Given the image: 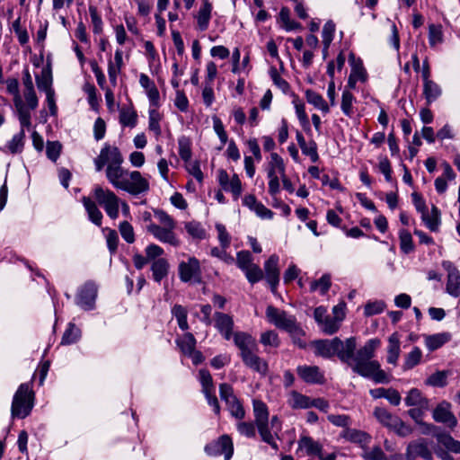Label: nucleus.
I'll use <instances>...</instances> for the list:
<instances>
[{"label": "nucleus", "instance_id": "obj_56", "mask_svg": "<svg viewBox=\"0 0 460 460\" xmlns=\"http://www.w3.org/2000/svg\"><path fill=\"white\" fill-rule=\"evenodd\" d=\"M334 33V22L332 21L326 22L322 31L323 45L325 47V49H329L332 41L333 40Z\"/></svg>", "mask_w": 460, "mask_h": 460}, {"label": "nucleus", "instance_id": "obj_6", "mask_svg": "<svg viewBox=\"0 0 460 460\" xmlns=\"http://www.w3.org/2000/svg\"><path fill=\"white\" fill-rule=\"evenodd\" d=\"M179 278L182 282L201 283V268L196 257H190L187 261H181L178 267Z\"/></svg>", "mask_w": 460, "mask_h": 460}, {"label": "nucleus", "instance_id": "obj_51", "mask_svg": "<svg viewBox=\"0 0 460 460\" xmlns=\"http://www.w3.org/2000/svg\"><path fill=\"white\" fill-rule=\"evenodd\" d=\"M399 239L402 252L408 254L414 250L412 237L409 231L405 229L400 230Z\"/></svg>", "mask_w": 460, "mask_h": 460}, {"label": "nucleus", "instance_id": "obj_7", "mask_svg": "<svg viewBox=\"0 0 460 460\" xmlns=\"http://www.w3.org/2000/svg\"><path fill=\"white\" fill-rule=\"evenodd\" d=\"M266 317L270 323L285 332L290 330L297 323L294 315L273 305H269L266 308Z\"/></svg>", "mask_w": 460, "mask_h": 460}, {"label": "nucleus", "instance_id": "obj_13", "mask_svg": "<svg viewBox=\"0 0 460 460\" xmlns=\"http://www.w3.org/2000/svg\"><path fill=\"white\" fill-rule=\"evenodd\" d=\"M217 179L219 185L225 191L231 192L235 200L239 199L243 189L241 180L237 174H234L230 179L227 172L221 169L218 171Z\"/></svg>", "mask_w": 460, "mask_h": 460}, {"label": "nucleus", "instance_id": "obj_20", "mask_svg": "<svg viewBox=\"0 0 460 460\" xmlns=\"http://www.w3.org/2000/svg\"><path fill=\"white\" fill-rule=\"evenodd\" d=\"M212 4L208 0H203L196 15L198 29L201 31L208 30L211 19Z\"/></svg>", "mask_w": 460, "mask_h": 460}, {"label": "nucleus", "instance_id": "obj_45", "mask_svg": "<svg viewBox=\"0 0 460 460\" xmlns=\"http://www.w3.org/2000/svg\"><path fill=\"white\" fill-rule=\"evenodd\" d=\"M179 155L184 161L188 162L191 158V142L187 137H181L178 139Z\"/></svg>", "mask_w": 460, "mask_h": 460}, {"label": "nucleus", "instance_id": "obj_10", "mask_svg": "<svg viewBox=\"0 0 460 460\" xmlns=\"http://www.w3.org/2000/svg\"><path fill=\"white\" fill-rule=\"evenodd\" d=\"M432 418L438 423H442L446 427L453 429L457 426V419L452 412V404L443 400L432 411Z\"/></svg>", "mask_w": 460, "mask_h": 460}, {"label": "nucleus", "instance_id": "obj_63", "mask_svg": "<svg viewBox=\"0 0 460 460\" xmlns=\"http://www.w3.org/2000/svg\"><path fill=\"white\" fill-rule=\"evenodd\" d=\"M341 322L335 317L328 316L327 319L321 325L323 332L325 334L332 335L338 332L340 329Z\"/></svg>", "mask_w": 460, "mask_h": 460}, {"label": "nucleus", "instance_id": "obj_38", "mask_svg": "<svg viewBox=\"0 0 460 460\" xmlns=\"http://www.w3.org/2000/svg\"><path fill=\"white\" fill-rule=\"evenodd\" d=\"M137 115L132 108H122L119 111V122L124 127L133 128L137 124Z\"/></svg>", "mask_w": 460, "mask_h": 460}, {"label": "nucleus", "instance_id": "obj_40", "mask_svg": "<svg viewBox=\"0 0 460 460\" xmlns=\"http://www.w3.org/2000/svg\"><path fill=\"white\" fill-rule=\"evenodd\" d=\"M331 276L323 274L318 280H314L310 285L312 292L319 290L321 295H325L331 288Z\"/></svg>", "mask_w": 460, "mask_h": 460}, {"label": "nucleus", "instance_id": "obj_32", "mask_svg": "<svg viewBox=\"0 0 460 460\" xmlns=\"http://www.w3.org/2000/svg\"><path fill=\"white\" fill-rule=\"evenodd\" d=\"M374 416L382 425L387 427L390 429L393 426L395 425V423H398L399 418L395 415H393L385 408L383 407L375 408Z\"/></svg>", "mask_w": 460, "mask_h": 460}, {"label": "nucleus", "instance_id": "obj_42", "mask_svg": "<svg viewBox=\"0 0 460 460\" xmlns=\"http://www.w3.org/2000/svg\"><path fill=\"white\" fill-rule=\"evenodd\" d=\"M212 120L214 131L221 142V146L217 149L222 150L225 145L228 142V135L225 129L222 120L218 117L214 116Z\"/></svg>", "mask_w": 460, "mask_h": 460}, {"label": "nucleus", "instance_id": "obj_33", "mask_svg": "<svg viewBox=\"0 0 460 460\" xmlns=\"http://www.w3.org/2000/svg\"><path fill=\"white\" fill-rule=\"evenodd\" d=\"M305 95L307 102L314 105L316 109L320 110L323 113H328L330 111L329 105L318 93L311 89H307L305 92Z\"/></svg>", "mask_w": 460, "mask_h": 460}, {"label": "nucleus", "instance_id": "obj_16", "mask_svg": "<svg viewBox=\"0 0 460 460\" xmlns=\"http://www.w3.org/2000/svg\"><path fill=\"white\" fill-rule=\"evenodd\" d=\"M232 337L234 345L240 350V357L252 350H258L257 341L250 333L245 332H235Z\"/></svg>", "mask_w": 460, "mask_h": 460}, {"label": "nucleus", "instance_id": "obj_35", "mask_svg": "<svg viewBox=\"0 0 460 460\" xmlns=\"http://www.w3.org/2000/svg\"><path fill=\"white\" fill-rule=\"evenodd\" d=\"M421 349L417 346L413 347L412 349L404 356L402 369L404 371L412 369L421 362Z\"/></svg>", "mask_w": 460, "mask_h": 460}, {"label": "nucleus", "instance_id": "obj_4", "mask_svg": "<svg viewBox=\"0 0 460 460\" xmlns=\"http://www.w3.org/2000/svg\"><path fill=\"white\" fill-rule=\"evenodd\" d=\"M93 192L96 201L104 208L107 215L111 219L118 218L119 199L117 197V195L111 190H105L101 186H96Z\"/></svg>", "mask_w": 460, "mask_h": 460}, {"label": "nucleus", "instance_id": "obj_14", "mask_svg": "<svg viewBox=\"0 0 460 460\" xmlns=\"http://www.w3.org/2000/svg\"><path fill=\"white\" fill-rule=\"evenodd\" d=\"M279 256L272 254L264 263L265 279L272 293H276L277 287L279 283Z\"/></svg>", "mask_w": 460, "mask_h": 460}, {"label": "nucleus", "instance_id": "obj_48", "mask_svg": "<svg viewBox=\"0 0 460 460\" xmlns=\"http://www.w3.org/2000/svg\"><path fill=\"white\" fill-rule=\"evenodd\" d=\"M287 332L289 333V335L292 338V341L295 345H296L300 349H305L306 347V342L303 339L305 336V332L301 328L298 323H296L290 330H288Z\"/></svg>", "mask_w": 460, "mask_h": 460}, {"label": "nucleus", "instance_id": "obj_60", "mask_svg": "<svg viewBox=\"0 0 460 460\" xmlns=\"http://www.w3.org/2000/svg\"><path fill=\"white\" fill-rule=\"evenodd\" d=\"M199 378L202 386V392L215 391L213 379L208 370L200 369L199 371Z\"/></svg>", "mask_w": 460, "mask_h": 460}, {"label": "nucleus", "instance_id": "obj_28", "mask_svg": "<svg viewBox=\"0 0 460 460\" xmlns=\"http://www.w3.org/2000/svg\"><path fill=\"white\" fill-rule=\"evenodd\" d=\"M82 202L84 207L88 214L89 219L100 226L102 225V214L101 210L98 208L96 203L92 200L89 197H83Z\"/></svg>", "mask_w": 460, "mask_h": 460}, {"label": "nucleus", "instance_id": "obj_3", "mask_svg": "<svg viewBox=\"0 0 460 460\" xmlns=\"http://www.w3.org/2000/svg\"><path fill=\"white\" fill-rule=\"evenodd\" d=\"M33 407V393L28 384H22L13 395L11 414L13 418L24 419Z\"/></svg>", "mask_w": 460, "mask_h": 460}, {"label": "nucleus", "instance_id": "obj_12", "mask_svg": "<svg viewBox=\"0 0 460 460\" xmlns=\"http://www.w3.org/2000/svg\"><path fill=\"white\" fill-rule=\"evenodd\" d=\"M296 374L300 379L310 385H323L326 381L323 371L317 366L299 365Z\"/></svg>", "mask_w": 460, "mask_h": 460}, {"label": "nucleus", "instance_id": "obj_47", "mask_svg": "<svg viewBox=\"0 0 460 460\" xmlns=\"http://www.w3.org/2000/svg\"><path fill=\"white\" fill-rule=\"evenodd\" d=\"M226 404L232 417L237 420H243L245 417L243 406L237 397L226 402Z\"/></svg>", "mask_w": 460, "mask_h": 460}, {"label": "nucleus", "instance_id": "obj_2", "mask_svg": "<svg viewBox=\"0 0 460 460\" xmlns=\"http://www.w3.org/2000/svg\"><path fill=\"white\" fill-rule=\"evenodd\" d=\"M105 174L108 181L116 189L122 190L133 196L149 190L148 181L138 171H128L122 164L107 166Z\"/></svg>", "mask_w": 460, "mask_h": 460}, {"label": "nucleus", "instance_id": "obj_1", "mask_svg": "<svg viewBox=\"0 0 460 460\" xmlns=\"http://www.w3.org/2000/svg\"><path fill=\"white\" fill-rule=\"evenodd\" d=\"M315 355L325 358L337 356L358 376L369 378L376 384H387L390 379L381 368L380 363L374 359L376 350L380 347L381 341L373 338L366 341L357 351V339L349 337L344 341L335 337L332 340H318L313 343Z\"/></svg>", "mask_w": 460, "mask_h": 460}, {"label": "nucleus", "instance_id": "obj_31", "mask_svg": "<svg viewBox=\"0 0 460 460\" xmlns=\"http://www.w3.org/2000/svg\"><path fill=\"white\" fill-rule=\"evenodd\" d=\"M442 93L440 86L432 80L423 81V95L428 105L435 102Z\"/></svg>", "mask_w": 460, "mask_h": 460}, {"label": "nucleus", "instance_id": "obj_17", "mask_svg": "<svg viewBox=\"0 0 460 460\" xmlns=\"http://www.w3.org/2000/svg\"><path fill=\"white\" fill-rule=\"evenodd\" d=\"M406 455L410 460H415L418 456L424 460H432V453L424 438L410 442L406 448Z\"/></svg>", "mask_w": 460, "mask_h": 460}, {"label": "nucleus", "instance_id": "obj_55", "mask_svg": "<svg viewBox=\"0 0 460 460\" xmlns=\"http://www.w3.org/2000/svg\"><path fill=\"white\" fill-rule=\"evenodd\" d=\"M256 427V423L252 421H240L236 424V429L239 434L248 438H255Z\"/></svg>", "mask_w": 460, "mask_h": 460}, {"label": "nucleus", "instance_id": "obj_30", "mask_svg": "<svg viewBox=\"0 0 460 460\" xmlns=\"http://www.w3.org/2000/svg\"><path fill=\"white\" fill-rule=\"evenodd\" d=\"M151 271L153 279L156 282L161 280L168 275L169 263L164 258H158L152 262Z\"/></svg>", "mask_w": 460, "mask_h": 460}, {"label": "nucleus", "instance_id": "obj_64", "mask_svg": "<svg viewBox=\"0 0 460 460\" xmlns=\"http://www.w3.org/2000/svg\"><path fill=\"white\" fill-rule=\"evenodd\" d=\"M438 441L451 452L460 454V441L456 440L450 435L441 436Z\"/></svg>", "mask_w": 460, "mask_h": 460}, {"label": "nucleus", "instance_id": "obj_58", "mask_svg": "<svg viewBox=\"0 0 460 460\" xmlns=\"http://www.w3.org/2000/svg\"><path fill=\"white\" fill-rule=\"evenodd\" d=\"M119 230L121 237L128 243H133L135 242L134 228L128 221H123L119 226Z\"/></svg>", "mask_w": 460, "mask_h": 460}, {"label": "nucleus", "instance_id": "obj_49", "mask_svg": "<svg viewBox=\"0 0 460 460\" xmlns=\"http://www.w3.org/2000/svg\"><path fill=\"white\" fill-rule=\"evenodd\" d=\"M361 456L365 460H386V456L379 446L371 448L364 447Z\"/></svg>", "mask_w": 460, "mask_h": 460}, {"label": "nucleus", "instance_id": "obj_27", "mask_svg": "<svg viewBox=\"0 0 460 460\" xmlns=\"http://www.w3.org/2000/svg\"><path fill=\"white\" fill-rule=\"evenodd\" d=\"M288 402V405L294 410L309 409L311 408L312 398L297 391H291Z\"/></svg>", "mask_w": 460, "mask_h": 460}, {"label": "nucleus", "instance_id": "obj_22", "mask_svg": "<svg viewBox=\"0 0 460 460\" xmlns=\"http://www.w3.org/2000/svg\"><path fill=\"white\" fill-rule=\"evenodd\" d=\"M407 406H416L424 410H429V402L422 395L421 392L417 388H411L404 399Z\"/></svg>", "mask_w": 460, "mask_h": 460}, {"label": "nucleus", "instance_id": "obj_25", "mask_svg": "<svg viewBox=\"0 0 460 460\" xmlns=\"http://www.w3.org/2000/svg\"><path fill=\"white\" fill-rule=\"evenodd\" d=\"M421 220L425 226L432 232H438L440 225V211L432 205L430 213L428 211L421 214Z\"/></svg>", "mask_w": 460, "mask_h": 460}, {"label": "nucleus", "instance_id": "obj_61", "mask_svg": "<svg viewBox=\"0 0 460 460\" xmlns=\"http://www.w3.org/2000/svg\"><path fill=\"white\" fill-rule=\"evenodd\" d=\"M217 231V239L222 248H228L231 244V236L228 234L226 226L220 223L215 226Z\"/></svg>", "mask_w": 460, "mask_h": 460}, {"label": "nucleus", "instance_id": "obj_52", "mask_svg": "<svg viewBox=\"0 0 460 460\" xmlns=\"http://www.w3.org/2000/svg\"><path fill=\"white\" fill-rule=\"evenodd\" d=\"M185 229L187 233L193 238L202 240L206 237V231L199 222H188L185 224Z\"/></svg>", "mask_w": 460, "mask_h": 460}, {"label": "nucleus", "instance_id": "obj_41", "mask_svg": "<svg viewBox=\"0 0 460 460\" xmlns=\"http://www.w3.org/2000/svg\"><path fill=\"white\" fill-rule=\"evenodd\" d=\"M177 344L180 347L181 350L185 355H187L188 353H191V351L195 349L196 339L192 333L186 332L181 339L177 340Z\"/></svg>", "mask_w": 460, "mask_h": 460}, {"label": "nucleus", "instance_id": "obj_62", "mask_svg": "<svg viewBox=\"0 0 460 460\" xmlns=\"http://www.w3.org/2000/svg\"><path fill=\"white\" fill-rule=\"evenodd\" d=\"M244 274L251 284H255L263 279V271L257 264H254L246 270Z\"/></svg>", "mask_w": 460, "mask_h": 460}, {"label": "nucleus", "instance_id": "obj_21", "mask_svg": "<svg viewBox=\"0 0 460 460\" xmlns=\"http://www.w3.org/2000/svg\"><path fill=\"white\" fill-rule=\"evenodd\" d=\"M35 80L37 87L40 91H42L45 93L54 92L52 87L53 77L50 65H47L45 67H43L40 75L35 76Z\"/></svg>", "mask_w": 460, "mask_h": 460}, {"label": "nucleus", "instance_id": "obj_43", "mask_svg": "<svg viewBox=\"0 0 460 460\" xmlns=\"http://www.w3.org/2000/svg\"><path fill=\"white\" fill-rule=\"evenodd\" d=\"M355 102L354 95L349 91L344 90L341 96V108L342 112L348 116L352 117L353 111V102Z\"/></svg>", "mask_w": 460, "mask_h": 460}, {"label": "nucleus", "instance_id": "obj_18", "mask_svg": "<svg viewBox=\"0 0 460 460\" xmlns=\"http://www.w3.org/2000/svg\"><path fill=\"white\" fill-rule=\"evenodd\" d=\"M253 414L254 420L258 429V431H263L270 429L269 423V411L266 403L261 400H253Z\"/></svg>", "mask_w": 460, "mask_h": 460}, {"label": "nucleus", "instance_id": "obj_19", "mask_svg": "<svg viewBox=\"0 0 460 460\" xmlns=\"http://www.w3.org/2000/svg\"><path fill=\"white\" fill-rule=\"evenodd\" d=\"M215 327L223 335V337L229 341L234 334V321L233 318L226 314L217 312L215 313Z\"/></svg>", "mask_w": 460, "mask_h": 460}, {"label": "nucleus", "instance_id": "obj_46", "mask_svg": "<svg viewBox=\"0 0 460 460\" xmlns=\"http://www.w3.org/2000/svg\"><path fill=\"white\" fill-rule=\"evenodd\" d=\"M15 109L18 113V119L21 124V129H23L25 128H30L31 126V113L30 109H28L25 105V103L20 102V105L14 104Z\"/></svg>", "mask_w": 460, "mask_h": 460}, {"label": "nucleus", "instance_id": "obj_8", "mask_svg": "<svg viewBox=\"0 0 460 460\" xmlns=\"http://www.w3.org/2000/svg\"><path fill=\"white\" fill-rule=\"evenodd\" d=\"M205 452L210 456L224 455L225 460H230L234 454L232 438L228 435H222L217 440L206 445Z\"/></svg>", "mask_w": 460, "mask_h": 460}, {"label": "nucleus", "instance_id": "obj_59", "mask_svg": "<svg viewBox=\"0 0 460 460\" xmlns=\"http://www.w3.org/2000/svg\"><path fill=\"white\" fill-rule=\"evenodd\" d=\"M154 215L162 225L161 226L176 228L175 220L163 209H155Z\"/></svg>", "mask_w": 460, "mask_h": 460}, {"label": "nucleus", "instance_id": "obj_53", "mask_svg": "<svg viewBox=\"0 0 460 460\" xmlns=\"http://www.w3.org/2000/svg\"><path fill=\"white\" fill-rule=\"evenodd\" d=\"M443 42L442 26L439 24H430L429 26V43L430 47Z\"/></svg>", "mask_w": 460, "mask_h": 460}, {"label": "nucleus", "instance_id": "obj_34", "mask_svg": "<svg viewBox=\"0 0 460 460\" xmlns=\"http://www.w3.org/2000/svg\"><path fill=\"white\" fill-rule=\"evenodd\" d=\"M25 143V130L21 129L20 132L13 135L12 139L7 142L5 148L9 153L15 155L22 152Z\"/></svg>", "mask_w": 460, "mask_h": 460}, {"label": "nucleus", "instance_id": "obj_23", "mask_svg": "<svg viewBox=\"0 0 460 460\" xmlns=\"http://www.w3.org/2000/svg\"><path fill=\"white\" fill-rule=\"evenodd\" d=\"M451 339L449 332H439L432 335H425V345L429 351H434L441 348Z\"/></svg>", "mask_w": 460, "mask_h": 460}, {"label": "nucleus", "instance_id": "obj_9", "mask_svg": "<svg viewBox=\"0 0 460 460\" xmlns=\"http://www.w3.org/2000/svg\"><path fill=\"white\" fill-rule=\"evenodd\" d=\"M98 288L93 281H87L78 288L75 303L84 310L94 308Z\"/></svg>", "mask_w": 460, "mask_h": 460}, {"label": "nucleus", "instance_id": "obj_39", "mask_svg": "<svg viewBox=\"0 0 460 460\" xmlns=\"http://www.w3.org/2000/svg\"><path fill=\"white\" fill-rule=\"evenodd\" d=\"M81 332L80 330L74 324L69 323L68 327L65 331L62 340H61V345H70L78 341L80 338Z\"/></svg>", "mask_w": 460, "mask_h": 460}, {"label": "nucleus", "instance_id": "obj_26", "mask_svg": "<svg viewBox=\"0 0 460 460\" xmlns=\"http://www.w3.org/2000/svg\"><path fill=\"white\" fill-rule=\"evenodd\" d=\"M298 449H305L307 456H320L323 446L311 437L301 436L298 440Z\"/></svg>", "mask_w": 460, "mask_h": 460}, {"label": "nucleus", "instance_id": "obj_36", "mask_svg": "<svg viewBox=\"0 0 460 460\" xmlns=\"http://www.w3.org/2000/svg\"><path fill=\"white\" fill-rule=\"evenodd\" d=\"M449 372L446 370L437 371L425 381V384L433 387H445L447 385Z\"/></svg>", "mask_w": 460, "mask_h": 460}, {"label": "nucleus", "instance_id": "obj_57", "mask_svg": "<svg viewBox=\"0 0 460 460\" xmlns=\"http://www.w3.org/2000/svg\"><path fill=\"white\" fill-rule=\"evenodd\" d=\"M260 341L264 346L278 348L280 344L279 335L274 331H267L261 335Z\"/></svg>", "mask_w": 460, "mask_h": 460}, {"label": "nucleus", "instance_id": "obj_29", "mask_svg": "<svg viewBox=\"0 0 460 460\" xmlns=\"http://www.w3.org/2000/svg\"><path fill=\"white\" fill-rule=\"evenodd\" d=\"M342 437L348 441L361 445L362 447L369 444L371 439V437L367 433L355 429H346L343 431Z\"/></svg>", "mask_w": 460, "mask_h": 460}, {"label": "nucleus", "instance_id": "obj_44", "mask_svg": "<svg viewBox=\"0 0 460 460\" xmlns=\"http://www.w3.org/2000/svg\"><path fill=\"white\" fill-rule=\"evenodd\" d=\"M252 261V256L249 251L238 252L236 254V259L234 260L237 267L243 272L254 265Z\"/></svg>", "mask_w": 460, "mask_h": 460}, {"label": "nucleus", "instance_id": "obj_5", "mask_svg": "<svg viewBox=\"0 0 460 460\" xmlns=\"http://www.w3.org/2000/svg\"><path fill=\"white\" fill-rule=\"evenodd\" d=\"M124 162L123 155L119 149L115 146L105 143L102 147L100 154L93 159L95 170L101 172L104 166H115L122 164Z\"/></svg>", "mask_w": 460, "mask_h": 460}, {"label": "nucleus", "instance_id": "obj_15", "mask_svg": "<svg viewBox=\"0 0 460 460\" xmlns=\"http://www.w3.org/2000/svg\"><path fill=\"white\" fill-rule=\"evenodd\" d=\"M257 350H252L242 356V361L244 366L251 370L260 374L261 376H267L269 372L268 362L257 355Z\"/></svg>", "mask_w": 460, "mask_h": 460}, {"label": "nucleus", "instance_id": "obj_50", "mask_svg": "<svg viewBox=\"0 0 460 460\" xmlns=\"http://www.w3.org/2000/svg\"><path fill=\"white\" fill-rule=\"evenodd\" d=\"M279 19L286 31H293L301 27L300 23L290 19V11L288 7H282L279 12Z\"/></svg>", "mask_w": 460, "mask_h": 460}, {"label": "nucleus", "instance_id": "obj_24", "mask_svg": "<svg viewBox=\"0 0 460 460\" xmlns=\"http://www.w3.org/2000/svg\"><path fill=\"white\" fill-rule=\"evenodd\" d=\"M400 340L397 332H394L388 338L387 346V362L394 366L397 365L398 358L400 356Z\"/></svg>", "mask_w": 460, "mask_h": 460}, {"label": "nucleus", "instance_id": "obj_54", "mask_svg": "<svg viewBox=\"0 0 460 460\" xmlns=\"http://www.w3.org/2000/svg\"><path fill=\"white\" fill-rule=\"evenodd\" d=\"M6 91L13 96V104L20 105L22 102V96L19 91V82L16 78H7L5 80Z\"/></svg>", "mask_w": 460, "mask_h": 460}, {"label": "nucleus", "instance_id": "obj_37", "mask_svg": "<svg viewBox=\"0 0 460 460\" xmlns=\"http://www.w3.org/2000/svg\"><path fill=\"white\" fill-rule=\"evenodd\" d=\"M446 291L454 297L460 296V273L447 274Z\"/></svg>", "mask_w": 460, "mask_h": 460}, {"label": "nucleus", "instance_id": "obj_11", "mask_svg": "<svg viewBox=\"0 0 460 460\" xmlns=\"http://www.w3.org/2000/svg\"><path fill=\"white\" fill-rule=\"evenodd\" d=\"M174 229L175 228L161 226L155 223H149V225L146 226V231L156 240L177 247L180 245V240L175 234Z\"/></svg>", "mask_w": 460, "mask_h": 460}]
</instances>
